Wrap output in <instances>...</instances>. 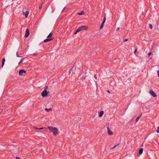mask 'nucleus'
I'll use <instances>...</instances> for the list:
<instances>
[{
	"label": "nucleus",
	"instance_id": "obj_30",
	"mask_svg": "<svg viewBox=\"0 0 159 159\" xmlns=\"http://www.w3.org/2000/svg\"><path fill=\"white\" fill-rule=\"evenodd\" d=\"M105 22V21L104 20H103L102 24H104Z\"/></svg>",
	"mask_w": 159,
	"mask_h": 159
},
{
	"label": "nucleus",
	"instance_id": "obj_17",
	"mask_svg": "<svg viewBox=\"0 0 159 159\" xmlns=\"http://www.w3.org/2000/svg\"><path fill=\"white\" fill-rule=\"evenodd\" d=\"M52 32L50 33L49 35L48 36L47 38H50L52 36Z\"/></svg>",
	"mask_w": 159,
	"mask_h": 159
},
{
	"label": "nucleus",
	"instance_id": "obj_5",
	"mask_svg": "<svg viewBox=\"0 0 159 159\" xmlns=\"http://www.w3.org/2000/svg\"><path fill=\"white\" fill-rule=\"evenodd\" d=\"M30 34V31L28 29H26V31H25V36L26 38L28 37Z\"/></svg>",
	"mask_w": 159,
	"mask_h": 159
},
{
	"label": "nucleus",
	"instance_id": "obj_3",
	"mask_svg": "<svg viewBox=\"0 0 159 159\" xmlns=\"http://www.w3.org/2000/svg\"><path fill=\"white\" fill-rule=\"evenodd\" d=\"M26 73V71L23 69L20 70L19 71V75L20 76L24 75V74H25Z\"/></svg>",
	"mask_w": 159,
	"mask_h": 159
},
{
	"label": "nucleus",
	"instance_id": "obj_9",
	"mask_svg": "<svg viewBox=\"0 0 159 159\" xmlns=\"http://www.w3.org/2000/svg\"><path fill=\"white\" fill-rule=\"evenodd\" d=\"M108 133L109 135H112L113 134V132L111 131L109 127L107 128Z\"/></svg>",
	"mask_w": 159,
	"mask_h": 159
},
{
	"label": "nucleus",
	"instance_id": "obj_16",
	"mask_svg": "<svg viewBox=\"0 0 159 159\" xmlns=\"http://www.w3.org/2000/svg\"><path fill=\"white\" fill-rule=\"evenodd\" d=\"M78 14L80 15H82L84 14V11H82L81 12L78 13Z\"/></svg>",
	"mask_w": 159,
	"mask_h": 159
},
{
	"label": "nucleus",
	"instance_id": "obj_24",
	"mask_svg": "<svg viewBox=\"0 0 159 159\" xmlns=\"http://www.w3.org/2000/svg\"><path fill=\"white\" fill-rule=\"evenodd\" d=\"M24 60V58H22V60L20 61L19 63V65Z\"/></svg>",
	"mask_w": 159,
	"mask_h": 159
},
{
	"label": "nucleus",
	"instance_id": "obj_4",
	"mask_svg": "<svg viewBox=\"0 0 159 159\" xmlns=\"http://www.w3.org/2000/svg\"><path fill=\"white\" fill-rule=\"evenodd\" d=\"M149 93L153 97H155L157 96L156 93L152 90H150L149 91Z\"/></svg>",
	"mask_w": 159,
	"mask_h": 159
},
{
	"label": "nucleus",
	"instance_id": "obj_29",
	"mask_svg": "<svg viewBox=\"0 0 159 159\" xmlns=\"http://www.w3.org/2000/svg\"><path fill=\"white\" fill-rule=\"evenodd\" d=\"M33 128H35V129H40V128H38H38H37V127H35L34 126H33Z\"/></svg>",
	"mask_w": 159,
	"mask_h": 159
},
{
	"label": "nucleus",
	"instance_id": "obj_35",
	"mask_svg": "<svg viewBox=\"0 0 159 159\" xmlns=\"http://www.w3.org/2000/svg\"><path fill=\"white\" fill-rule=\"evenodd\" d=\"M157 75L158 76H159V70L157 71Z\"/></svg>",
	"mask_w": 159,
	"mask_h": 159
},
{
	"label": "nucleus",
	"instance_id": "obj_18",
	"mask_svg": "<svg viewBox=\"0 0 159 159\" xmlns=\"http://www.w3.org/2000/svg\"><path fill=\"white\" fill-rule=\"evenodd\" d=\"M73 66L70 69V70L69 71V72H68V75H70V74L72 70V69H73Z\"/></svg>",
	"mask_w": 159,
	"mask_h": 159
},
{
	"label": "nucleus",
	"instance_id": "obj_33",
	"mask_svg": "<svg viewBox=\"0 0 159 159\" xmlns=\"http://www.w3.org/2000/svg\"><path fill=\"white\" fill-rule=\"evenodd\" d=\"M78 32L77 30H76L74 33V34H77V33H78Z\"/></svg>",
	"mask_w": 159,
	"mask_h": 159
},
{
	"label": "nucleus",
	"instance_id": "obj_20",
	"mask_svg": "<svg viewBox=\"0 0 159 159\" xmlns=\"http://www.w3.org/2000/svg\"><path fill=\"white\" fill-rule=\"evenodd\" d=\"M149 28L151 30L152 29V25L151 24H149Z\"/></svg>",
	"mask_w": 159,
	"mask_h": 159
},
{
	"label": "nucleus",
	"instance_id": "obj_36",
	"mask_svg": "<svg viewBox=\"0 0 159 159\" xmlns=\"http://www.w3.org/2000/svg\"><path fill=\"white\" fill-rule=\"evenodd\" d=\"M94 77L96 80L97 79V77H96V75H94Z\"/></svg>",
	"mask_w": 159,
	"mask_h": 159
},
{
	"label": "nucleus",
	"instance_id": "obj_8",
	"mask_svg": "<svg viewBox=\"0 0 159 159\" xmlns=\"http://www.w3.org/2000/svg\"><path fill=\"white\" fill-rule=\"evenodd\" d=\"M81 30H86L88 28V27L86 26H83L80 27Z\"/></svg>",
	"mask_w": 159,
	"mask_h": 159
},
{
	"label": "nucleus",
	"instance_id": "obj_39",
	"mask_svg": "<svg viewBox=\"0 0 159 159\" xmlns=\"http://www.w3.org/2000/svg\"><path fill=\"white\" fill-rule=\"evenodd\" d=\"M33 54L34 55H37L38 54V53H34Z\"/></svg>",
	"mask_w": 159,
	"mask_h": 159
},
{
	"label": "nucleus",
	"instance_id": "obj_26",
	"mask_svg": "<svg viewBox=\"0 0 159 159\" xmlns=\"http://www.w3.org/2000/svg\"><path fill=\"white\" fill-rule=\"evenodd\" d=\"M157 133H159V127H158L157 128Z\"/></svg>",
	"mask_w": 159,
	"mask_h": 159
},
{
	"label": "nucleus",
	"instance_id": "obj_11",
	"mask_svg": "<svg viewBox=\"0 0 159 159\" xmlns=\"http://www.w3.org/2000/svg\"><path fill=\"white\" fill-rule=\"evenodd\" d=\"M143 151V148H141L140 149L139 151V154L140 155H141L142 154Z\"/></svg>",
	"mask_w": 159,
	"mask_h": 159
},
{
	"label": "nucleus",
	"instance_id": "obj_12",
	"mask_svg": "<svg viewBox=\"0 0 159 159\" xmlns=\"http://www.w3.org/2000/svg\"><path fill=\"white\" fill-rule=\"evenodd\" d=\"M45 110L47 112H49L51 111H52V108H45Z\"/></svg>",
	"mask_w": 159,
	"mask_h": 159
},
{
	"label": "nucleus",
	"instance_id": "obj_40",
	"mask_svg": "<svg viewBox=\"0 0 159 159\" xmlns=\"http://www.w3.org/2000/svg\"><path fill=\"white\" fill-rule=\"evenodd\" d=\"M66 8V7H65L63 9V10H62V11H63V10H64V9Z\"/></svg>",
	"mask_w": 159,
	"mask_h": 159
},
{
	"label": "nucleus",
	"instance_id": "obj_13",
	"mask_svg": "<svg viewBox=\"0 0 159 159\" xmlns=\"http://www.w3.org/2000/svg\"><path fill=\"white\" fill-rule=\"evenodd\" d=\"M5 59L4 58H3L2 59V68L5 62Z\"/></svg>",
	"mask_w": 159,
	"mask_h": 159
},
{
	"label": "nucleus",
	"instance_id": "obj_43",
	"mask_svg": "<svg viewBox=\"0 0 159 159\" xmlns=\"http://www.w3.org/2000/svg\"><path fill=\"white\" fill-rule=\"evenodd\" d=\"M95 83L96 84H97V81H95Z\"/></svg>",
	"mask_w": 159,
	"mask_h": 159
},
{
	"label": "nucleus",
	"instance_id": "obj_42",
	"mask_svg": "<svg viewBox=\"0 0 159 159\" xmlns=\"http://www.w3.org/2000/svg\"><path fill=\"white\" fill-rule=\"evenodd\" d=\"M42 5H40V9L41 8V7H42Z\"/></svg>",
	"mask_w": 159,
	"mask_h": 159
},
{
	"label": "nucleus",
	"instance_id": "obj_31",
	"mask_svg": "<svg viewBox=\"0 0 159 159\" xmlns=\"http://www.w3.org/2000/svg\"><path fill=\"white\" fill-rule=\"evenodd\" d=\"M48 88V86H45L44 87L45 90H46V89Z\"/></svg>",
	"mask_w": 159,
	"mask_h": 159
},
{
	"label": "nucleus",
	"instance_id": "obj_34",
	"mask_svg": "<svg viewBox=\"0 0 159 159\" xmlns=\"http://www.w3.org/2000/svg\"><path fill=\"white\" fill-rule=\"evenodd\" d=\"M46 129V128H43V127H42V128H40V130L43 129Z\"/></svg>",
	"mask_w": 159,
	"mask_h": 159
},
{
	"label": "nucleus",
	"instance_id": "obj_23",
	"mask_svg": "<svg viewBox=\"0 0 159 159\" xmlns=\"http://www.w3.org/2000/svg\"><path fill=\"white\" fill-rule=\"evenodd\" d=\"M119 144H118V145H115V146H114L113 148H111V149H112L115 148L117 146L119 145Z\"/></svg>",
	"mask_w": 159,
	"mask_h": 159
},
{
	"label": "nucleus",
	"instance_id": "obj_1",
	"mask_svg": "<svg viewBox=\"0 0 159 159\" xmlns=\"http://www.w3.org/2000/svg\"><path fill=\"white\" fill-rule=\"evenodd\" d=\"M48 129L50 130V132H52L54 135H56L58 134V130L57 128L52 127H48Z\"/></svg>",
	"mask_w": 159,
	"mask_h": 159
},
{
	"label": "nucleus",
	"instance_id": "obj_38",
	"mask_svg": "<svg viewBox=\"0 0 159 159\" xmlns=\"http://www.w3.org/2000/svg\"><path fill=\"white\" fill-rule=\"evenodd\" d=\"M20 158L18 157H16V159H19Z\"/></svg>",
	"mask_w": 159,
	"mask_h": 159
},
{
	"label": "nucleus",
	"instance_id": "obj_10",
	"mask_svg": "<svg viewBox=\"0 0 159 159\" xmlns=\"http://www.w3.org/2000/svg\"><path fill=\"white\" fill-rule=\"evenodd\" d=\"M23 14L25 15V17L26 18H27L29 14V11H26L25 12H24L23 11Z\"/></svg>",
	"mask_w": 159,
	"mask_h": 159
},
{
	"label": "nucleus",
	"instance_id": "obj_41",
	"mask_svg": "<svg viewBox=\"0 0 159 159\" xmlns=\"http://www.w3.org/2000/svg\"><path fill=\"white\" fill-rule=\"evenodd\" d=\"M107 91L109 93H110V91L109 90H107Z\"/></svg>",
	"mask_w": 159,
	"mask_h": 159
},
{
	"label": "nucleus",
	"instance_id": "obj_7",
	"mask_svg": "<svg viewBox=\"0 0 159 159\" xmlns=\"http://www.w3.org/2000/svg\"><path fill=\"white\" fill-rule=\"evenodd\" d=\"M104 114V111H101L98 112V116L99 117H102Z\"/></svg>",
	"mask_w": 159,
	"mask_h": 159
},
{
	"label": "nucleus",
	"instance_id": "obj_21",
	"mask_svg": "<svg viewBox=\"0 0 159 159\" xmlns=\"http://www.w3.org/2000/svg\"><path fill=\"white\" fill-rule=\"evenodd\" d=\"M76 30L78 32L79 31H80L81 30V29H80V27H79L77 30Z\"/></svg>",
	"mask_w": 159,
	"mask_h": 159
},
{
	"label": "nucleus",
	"instance_id": "obj_27",
	"mask_svg": "<svg viewBox=\"0 0 159 159\" xmlns=\"http://www.w3.org/2000/svg\"><path fill=\"white\" fill-rule=\"evenodd\" d=\"M151 54H152L151 52H149L148 53V55L149 56H150L151 55Z\"/></svg>",
	"mask_w": 159,
	"mask_h": 159
},
{
	"label": "nucleus",
	"instance_id": "obj_28",
	"mask_svg": "<svg viewBox=\"0 0 159 159\" xmlns=\"http://www.w3.org/2000/svg\"><path fill=\"white\" fill-rule=\"evenodd\" d=\"M137 51V48H135V49L134 51V53L135 54L136 52Z\"/></svg>",
	"mask_w": 159,
	"mask_h": 159
},
{
	"label": "nucleus",
	"instance_id": "obj_44",
	"mask_svg": "<svg viewBox=\"0 0 159 159\" xmlns=\"http://www.w3.org/2000/svg\"><path fill=\"white\" fill-rule=\"evenodd\" d=\"M80 76H81V75H80V76H79V77H80Z\"/></svg>",
	"mask_w": 159,
	"mask_h": 159
},
{
	"label": "nucleus",
	"instance_id": "obj_19",
	"mask_svg": "<svg viewBox=\"0 0 159 159\" xmlns=\"http://www.w3.org/2000/svg\"><path fill=\"white\" fill-rule=\"evenodd\" d=\"M103 26H104V24H102L100 26V29H102V28L103 27Z\"/></svg>",
	"mask_w": 159,
	"mask_h": 159
},
{
	"label": "nucleus",
	"instance_id": "obj_22",
	"mask_svg": "<svg viewBox=\"0 0 159 159\" xmlns=\"http://www.w3.org/2000/svg\"><path fill=\"white\" fill-rule=\"evenodd\" d=\"M16 56H17L18 57H21L19 56L18 55V51L17 52H16Z\"/></svg>",
	"mask_w": 159,
	"mask_h": 159
},
{
	"label": "nucleus",
	"instance_id": "obj_6",
	"mask_svg": "<svg viewBox=\"0 0 159 159\" xmlns=\"http://www.w3.org/2000/svg\"><path fill=\"white\" fill-rule=\"evenodd\" d=\"M53 39V38H49V39H46L45 40L43 41V42L45 43H46L47 42L50 41L52 40Z\"/></svg>",
	"mask_w": 159,
	"mask_h": 159
},
{
	"label": "nucleus",
	"instance_id": "obj_45",
	"mask_svg": "<svg viewBox=\"0 0 159 159\" xmlns=\"http://www.w3.org/2000/svg\"><path fill=\"white\" fill-rule=\"evenodd\" d=\"M39 9H40V6H39Z\"/></svg>",
	"mask_w": 159,
	"mask_h": 159
},
{
	"label": "nucleus",
	"instance_id": "obj_25",
	"mask_svg": "<svg viewBox=\"0 0 159 159\" xmlns=\"http://www.w3.org/2000/svg\"><path fill=\"white\" fill-rule=\"evenodd\" d=\"M128 40V39H125L123 40L124 41V42H126Z\"/></svg>",
	"mask_w": 159,
	"mask_h": 159
},
{
	"label": "nucleus",
	"instance_id": "obj_32",
	"mask_svg": "<svg viewBox=\"0 0 159 159\" xmlns=\"http://www.w3.org/2000/svg\"><path fill=\"white\" fill-rule=\"evenodd\" d=\"M119 30H120V28L119 27H118L116 29V31H117Z\"/></svg>",
	"mask_w": 159,
	"mask_h": 159
},
{
	"label": "nucleus",
	"instance_id": "obj_37",
	"mask_svg": "<svg viewBox=\"0 0 159 159\" xmlns=\"http://www.w3.org/2000/svg\"><path fill=\"white\" fill-rule=\"evenodd\" d=\"M106 18L105 16L103 18V20H104L105 21H106Z\"/></svg>",
	"mask_w": 159,
	"mask_h": 159
},
{
	"label": "nucleus",
	"instance_id": "obj_15",
	"mask_svg": "<svg viewBox=\"0 0 159 159\" xmlns=\"http://www.w3.org/2000/svg\"><path fill=\"white\" fill-rule=\"evenodd\" d=\"M86 78V76H83L82 77L80 78V79L82 81H84Z\"/></svg>",
	"mask_w": 159,
	"mask_h": 159
},
{
	"label": "nucleus",
	"instance_id": "obj_46",
	"mask_svg": "<svg viewBox=\"0 0 159 159\" xmlns=\"http://www.w3.org/2000/svg\"><path fill=\"white\" fill-rule=\"evenodd\" d=\"M143 146V144L142 145V147Z\"/></svg>",
	"mask_w": 159,
	"mask_h": 159
},
{
	"label": "nucleus",
	"instance_id": "obj_14",
	"mask_svg": "<svg viewBox=\"0 0 159 159\" xmlns=\"http://www.w3.org/2000/svg\"><path fill=\"white\" fill-rule=\"evenodd\" d=\"M142 113L141 114L139 115V116H138L137 118L136 119V120H135V121L136 122H137L138 121L139 119L141 117V115H142Z\"/></svg>",
	"mask_w": 159,
	"mask_h": 159
},
{
	"label": "nucleus",
	"instance_id": "obj_2",
	"mask_svg": "<svg viewBox=\"0 0 159 159\" xmlns=\"http://www.w3.org/2000/svg\"><path fill=\"white\" fill-rule=\"evenodd\" d=\"M49 93V91L47 92L46 90H43L41 93V95L42 97L44 98L46 97L48 94Z\"/></svg>",
	"mask_w": 159,
	"mask_h": 159
}]
</instances>
